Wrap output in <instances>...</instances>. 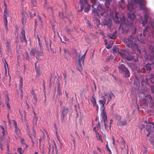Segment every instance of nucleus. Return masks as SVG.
<instances>
[{"instance_id":"f257e3e1","label":"nucleus","mask_w":154,"mask_h":154,"mask_svg":"<svg viewBox=\"0 0 154 154\" xmlns=\"http://www.w3.org/2000/svg\"><path fill=\"white\" fill-rule=\"evenodd\" d=\"M146 3L145 0H131V3L128 1V5L127 6L128 16L131 20L135 19L136 16L134 14V9L136 4L138 3L141 9L145 11L147 10L145 4Z\"/></svg>"},{"instance_id":"f03ea898","label":"nucleus","mask_w":154,"mask_h":154,"mask_svg":"<svg viewBox=\"0 0 154 154\" xmlns=\"http://www.w3.org/2000/svg\"><path fill=\"white\" fill-rule=\"evenodd\" d=\"M147 30L146 28L143 31V36L142 34H140L138 35L137 38L134 39L132 38V36L130 35L127 39H125V44L129 47H132L133 46L136 45V42H137V41L141 43H145L146 41V36L145 35V31Z\"/></svg>"},{"instance_id":"7ed1b4c3","label":"nucleus","mask_w":154,"mask_h":154,"mask_svg":"<svg viewBox=\"0 0 154 154\" xmlns=\"http://www.w3.org/2000/svg\"><path fill=\"white\" fill-rule=\"evenodd\" d=\"M43 48L40 43L39 44V47L32 49L30 52V54L31 56L35 57V55L36 58L38 57L42 56Z\"/></svg>"},{"instance_id":"20e7f679","label":"nucleus","mask_w":154,"mask_h":154,"mask_svg":"<svg viewBox=\"0 0 154 154\" xmlns=\"http://www.w3.org/2000/svg\"><path fill=\"white\" fill-rule=\"evenodd\" d=\"M119 15H120L119 12H116L115 13V17H113V19L114 21L116 23L121 22V24L120 26L122 27V24L125 23V20L123 16L119 18Z\"/></svg>"},{"instance_id":"39448f33","label":"nucleus","mask_w":154,"mask_h":154,"mask_svg":"<svg viewBox=\"0 0 154 154\" xmlns=\"http://www.w3.org/2000/svg\"><path fill=\"white\" fill-rule=\"evenodd\" d=\"M100 7H97L98 10H96L95 9H94L92 10V15L94 16V18H97L99 17V14H100L101 15H103L104 14V11L103 9L100 8V9H99Z\"/></svg>"},{"instance_id":"423d86ee","label":"nucleus","mask_w":154,"mask_h":154,"mask_svg":"<svg viewBox=\"0 0 154 154\" xmlns=\"http://www.w3.org/2000/svg\"><path fill=\"white\" fill-rule=\"evenodd\" d=\"M113 51L114 53L117 54L122 57L124 59H126L127 60H130V59L126 56L124 53H119V49L116 47L114 48L113 49Z\"/></svg>"},{"instance_id":"0eeeda50","label":"nucleus","mask_w":154,"mask_h":154,"mask_svg":"<svg viewBox=\"0 0 154 154\" xmlns=\"http://www.w3.org/2000/svg\"><path fill=\"white\" fill-rule=\"evenodd\" d=\"M104 94H103V95L104 96H102V98H106V99H108V101L107 104H108L109 102L110 101L111 99L112 96L113 95L112 94H110L109 93L106 94L105 93H103Z\"/></svg>"},{"instance_id":"6e6552de","label":"nucleus","mask_w":154,"mask_h":154,"mask_svg":"<svg viewBox=\"0 0 154 154\" xmlns=\"http://www.w3.org/2000/svg\"><path fill=\"white\" fill-rule=\"evenodd\" d=\"M148 17V14H145L144 15L143 18L141 17V20L143 26H145V24L147 22Z\"/></svg>"},{"instance_id":"1a4fd4ad","label":"nucleus","mask_w":154,"mask_h":154,"mask_svg":"<svg viewBox=\"0 0 154 154\" xmlns=\"http://www.w3.org/2000/svg\"><path fill=\"white\" fill-rule=\"evenodd\" d=\"M21 40L22 41H24L26 43H27V41L26 38L25 32L24 30H23L21 33Z\"/></svg>"},{"instance_id":"9d476101","label":"nucleus","mask_w":154,"mask_h":154,"mask_svg":"<svg viewBox=\"0 0 154 154\" xmlns=\"http://www.w3.org/2000/svg\"><path fill=\"white\" fill-rule=\"evenodd\" d=\"M103 100H100L99 101V103L101 105V109L105 108L104 105L106 102V98H102Z\"/></svg>"},{"instance_id":"9b49d317","label":"nucleus","mask_w":154,"mask_h":154,"mask_svg":"<svg viewBox=\"0 0 154 154\" xmlns=\"http://www.w3.org/2000/svg\"><path fill=\"white\" fill-rule=\"evenodd\" d=\"M80 3L81 5V11L83 9L85 4H87V0H80Z\"/></svg>"},{"instance_id":"f8f14e48","label":"nucleus","mask_w":154,"mask_h":154,"mask_svg":"<svg viewBox=\"0 0 154 154\" xmlns=\"http://www.w3.org/2000/svg\"><path fill=\"white\" fill-rule=\"evenodd\" d=\"M5 99L6 106L7 107L8 109V112H9L11 111V109L10 105L8 103L9 97L8 96H6Z\"/></svg>"},{"instance_id":"ddd939ff","label":"nucleus","mask_w":154,"mask_h":154,"mask_svg":"<svg viewBox=\"0 0 154 154\" xmlns=\"http://www.w3.org/2000/svg\"><path fill=\"white\" fill-rule=\"evenodd\" d=\"M68 109L67 107H64L62 112V114L63 118L65 116L68 112Z\"/></svg>"},{"instance_id":"4468645a","label":"nucleus","mask_w":154,"mask_h":154,"mask_svg":"<svg viewBox=\"0 0 154 154\" xmlns=\"http://www.w3.org/2000/svg\"><path fill=\"white\" fill-rule=\"evenodd\" d=\"M128 123L126 120L124 121H120L117 123L118 125L119 126H125L127 125Z\"/></svg>"},{"instance_id":"2eb2a0df","label":"nucleus","mask_w":154,"mask_h":154,"mask_svg":"<svg viewBox=\"0 0 154 154\" xmlns=\"http://www.w3.org/2000/svg\"><path fill=\"white\" fill-rule=\"evenodd\" d=\"M102 111L100 114L102 118H103L107 117V115L106 114V111H105V108L101 109Z\"/></svg>"},{"instance_id":"dca6fc26","label":"nucleus","mask_w":154,"mask_h":154,"mask_svg":"<svg viewBox=\"0 0 154 154\" xmlns=\"http://www.w3.org/2000/svg\"><path fill=\"white\" fill-rule=\"evenodd\" d=\"M29 137H30V138L31 139V141H32V142L33 143H34V141L33 139V138H32V137L33 136L34 138L35 139L36 138V134H35V131L33 128V132H32L31 135L29 134Z\"/></svg>"},{"instance_id":"f3484780","label":"nucleus","mask_w":154,"mask_h":154,"mask_svg":"<svg viewBox=\"0 0 154 154\" xmlns=\"http://www.w3.org/2000/svg\"><path fill=\"white\" fill-rule=\"evenodd\" d=\"M85 59V58L84 57H83L82 56H81L80 54H79L78 56V62L81 63L82 62V63H84Z\"/></svg>"},{"instance_id":"a211bd4d","label":"nucleus","mask_w":154,"mask_h":154,"mask_svg":"<svg viewBox=\"0 0 154 154\" xmlns=\"http://www.w3.org/2000/svg\"><path fill=\"white\" fill-rule=\"evenodd\" d=\"M15 128V136L16 138H17L18 137L19 135V134L20 133V129L19 128L17 127Z\"/></svg>"},{"instance_id":"6ab92c4d","label":"nucleus","mask_w":154,"mask_h":154,"mask_svg":"<svg viewBox=\"0 0 154 154\" xmlns=\"http://www.w3.org/2000/svg\"><path fill=\"white\" fill-rule=\"evenodd\" d=\"M77 69L79 71L81 72L82 70V63L78 62L77 64Z\"/></svg>"},{"instance_id":"aec40b11","label":"nucleus","mask_w":154,"mask_h":154,"mask_svg":"<svg viewBox=\"0 0 154 154\" xmlns=\"http://www.w3.org/2000/svg\"><path fill=\"white\" fill-rule=\"evenodd\" d=\"M35 116L33 117V124L34 125H35L37 124V122L38 120V117L36 116V114L34 112Z\"/></svg>"},{"instance_id":"412c9836","label":"nucleus","mask_w":154,"mask_h":154,"mask_svg":"<svg viewBox=\"0 0 154 154\" xmlns=\"http://www.w3.org/2000/svg\"><path fill=\"white\" fill-rule=\"evenodd\" d=\"M118 68L120 70H121L122 71H124L127 68L123 64H121L119 65L118 66Z\"/></svg>"},{"instance_id":"4be33fe9","label":"nucleus","mask_w":154,"mask_h":154,"mask_svg":"<svg viewBox=\"0 0 154 154\" xmlns=\"http://www.w3.org/2000/svg\"><path fill=\"white\" fill-rule=\"evenodd\" d=\"M31 94L33 96L34 99L35 101L36 102L37 101V98L36 95L35 94L34 91L32 90L31 91Z\"/></svg>"},{"instance_id":"5701e85b","label":"nucleus","mask_w":154,"mask_h":154,"mask_svg":"<svg viewBox=\"0 0 154 154\" xmlns=\"http://www.w3.org/2000/svg\"><path fill=\"white\" fill-rule=\"evenodd\" d=\"M124 4V0H121L119 2V6L122 9H123V6Z\"/></svg>"},{"instance_id":"b1692460","label":"nucleus","mask_w":154,"mask_h":154,"mask_svg":"<svg viewBox=\"0 0 154 154\" xmlns=\"http://www.w3.org/2000/svg\"><path fill=\"white\" fill-rule=\"evenodd\" d=\"M123 72H125V77H128L130 76V72L129 70L127 68Z\"/></svg>"},{"instance_id":"393cba45","label":"nucleus","mask_w":154,"mask_h":154,"mask_svg":"<svg viewBox=\"0 0 154 154\" xmlns=\"http://www.w3.org/2000/svg\"><path fill=\"white\" fill-rule=\"evenodd\" d=\"M152 127L151 126L149 125H146V130L147 132H148V133L147 134V136L148 137L149 135V130Z\"/></svg>"},{"instance_id":"a878e982","label":"nucleus","mask_w":154,"mask_h":154,"mask_svg":"<svg viewBox=\"0 0 154 154\" xmlns=\"http://www.w3.org/2000/svg\"><path fill=\"white\" fill-rule=\"evenodd\" d=\"M10 46L11 44L10 43L7 42L6 43V49L8 51H11Z\"/></svg>"},{"instance_id":"bb28decb","label":"nucleus","mask_w":154,"mask_h":154,"mask_svg":"<svg viewBox=\"0 0 154 154\" xmlns=\"http://www.w3.org/2000/svg\"><path fill=\"white\" fill-rule=\"evenodd\" d=\"M8 14V12H7V11L6 9H5L4 10V21L7 20L6 19V16Z\"/></svg>"},{"instance_id":"cd10ccee","label":"nucleus","mask_w":154,"mask_h":154,"mask_svg":"<svg viewBox=\"0 0 154 154\" xmlns=\"http://www.w3.org/2000/svg\"><path fill=\"white\" fill-rule=\"evenodd\" d=\"M109 36L111 38L114 39L116 37V34L114 33L112 34H110L109 35Z\"/></svg>"},{"instance_id":"c85d7f7f","label":"nucleus","mask_w":154,"mask_h":154,"mask_svg":"<svg viewBox=\"0 0 154 154\" xmlns=\"http://www.w3.org/2000/svg\"><path fill=\"white\" fill-rule=\"evenodd\" d=\"M103 121L104 122V125L105 128L106 129V123L107 121V117H105L104 118H103Z\"/></svg>"},{"instance_id":"c756f323","label":"nucleus","mask_w":154,"mask_h":154,"mask_svg":"<svg viewBox=\"0 0 154 154\" xmlns=\"http://www.w3.org/2000/svg\"><path fill=\"white\" fill-rule=\"evenodd\" d=\"M90 7V5L89 4L88 5L87 7L85 9L84 11L86 12H87L89 11Z\"/></svg>"},{"instance_id":"7c9ffc66","label":"nucleus","mask_w":154,"mask_h":154,"mask_svg":"<svg viewBox=\"0 0 154 154\" xmlns=\"http://www.w3.org/2000/svg\"><path fill=\"white\" fill-rule=\"evenodd\" d=\"M23 79L21 78H20V88H22L23 87Z\"/></svg>"},{"instance_id":"2f4dec72","label":"nucleus","mask_w":154,"mask_h":154,"mask_svg":"<svg viewBox=\"0 0 154 154\" xmlns=\"http://www.w3.org/2000/svg\"><path fill=\"white\" fill-rule=\"evenodd\" d=\"M115 118L119 121L121 119V116L119 115H116L115 116Z\"/></svg>"},{"instance_id":"473e14b6","label":"nucleus","mask_w":154,"mask_h":154,"mask_svg":"<svg viewBox=\"0 0 154 154\" xmlns=\"http://www.w3.org/2000/svg\"><path fill=\"white\" fill-rule=\"evenodd\" d=\"M93 104V105L94 106H96V110L97 111L99 109V107L98 106L97 104V102H95V103H92Z\"/></svg>"},{"instance_id":"72a5a7b5","label":"nucleus","mask_w":154,"mask_h":154,"mask_svg":"<svg viewBox=\"0 0 154 154\" xmlns=\"http://www.w3.org/2000/svg\"><path fill=\"white\" fill-rule=\"evenodd\" d=\"M17 151L20 154H23V152L22 151V149L21 147L17 149Z\"/></svg>"},{"instance_id":"f704fd0d","label":"nucleus","mask_w":154,"mask_h":154,"mask_svg":"<svg viewBox=\"0 0 154 154\" xmlns=\"http://www.w3.org/2000/svg\"><path fill=\"white\" fill-rule=\"evenodd\" d=\"M113 43V42H111L110 44L106 46V48L108 49H109L111 48L112 45Z\"/></svg>"},{"instance_id":"c9c22d12","label":"nucleus","mask_w":154,"mask_h":154,"mask_svg":"<svg viewBox=\"0 0 154 154\" xmlns=\"http://www.w3.org/2000/svg\"><path fill=\"white\" fill-rule=\"evenodd\" d=\"M21 141L23 144L24 145H25V148H27L28 147V146L25 143V142L24 140L23 139H21Z\"/></svg>"},{"instance_id":"e433bc0d","label":"nucleus","mask_w":154,"mask_h":154,"mask_svg":"<svg viewBox=\"0 0 154 154\" xmlns=\"http://www.w3.org/2000/svg\"><path fill=\"white\" fill-rule=\"evenodd\" d=\"M91 101L92 103H95V102H96L95 98L93 96L92 97Z\"/></svg>"},{"instance_id":"4c0bfd02","label":"nucleus","mask_w":154,"mask_h":154,"mask_svg":"<svg viewBox=\"0 0 154 154\" xmlns=\"http://www.w3.org/2000/svg\"><path fill=\"white\" fill-rule=\"evenodd\" d=\"M97 17V18H96V22L97 23V24L98 25V24H100V20L99 19L100 17Z\"/></svg>"},{"instance_id":"58836bf2","label":"nucleus","mask_w":154,"mask_h":154,"mask_svg":"<svg viewBox=\"0 0 154 154\" xmlns=\"http://www.w3.org/2000/svg\"><path fill=\"white\" fill-rule=\"evenodd\" d=\"M4 21V24L5 26V27L6 29V30H8V28H7V23H8L7 20H6Z\"/></svg>"},{"instance_id":"ea45409f","label":"nucleus","mask_w":154,"mask_h":154,"mask_svg":"<svg viewBox=\"0 0 154 154\" xmlns=\"http://www.w3.org/2000/svg\"><path fill=\"white\" fill-rule=\"evenodd\" d=\"M63 75L64 77V80L65 81V82H66L67 81V80L66 79V74L65 73L63 74Z\"/></svg>"},{"instance_id":"a19ab883","label":"nucleus","mask_w":154,"mask_h":154,"mask_svg":"<svg viewBox=\"0 0 154 154\" xmlns=\"http://www.w3.org/2000/svg\"><path fill=\"white\" fill-rule=\"evenodd\" d=\"M103 23L104 25H107L109 24L108 22L105 20L103 21Z\"/></svg>"},{"instance_id":"79ce46f5","label":"nucleus","mask_w":154,"mask_h":154,"mask_svg":"<svg viewBox=\"0 0 154 154\" xmlns=\"http://www.w3.org/2000/svg\"><path fill=\"white\" fill-rule=\"evenodd\" d=\"M1 129L2 131V135H3V136H4L5 135V130H4V127L3 126H1Z\"/></svg>"},{"instance_id":"37998d69","label":"nucleus","mask_w":154,"mask_h":154,"mask_svg":"<svg viewBox=\"0 0 154 154\" xmlns=\"http://www.w3.org/2000/svg\"><path fill=\"white\" fill-rule=\"evenodd\" d=\"M98 136L99 137V140L101 141L102 142H103V140L102 139V136L100 135L99 134L97 133Z\"/></svg>"},{"instance_id":"c03bdc74","label":"nucleus","mask_w":154,"mask_h":154,"mask_svg":"<svg viewBox=\"0 0 154 154\" xmlns=\"http://www.w3.org/2000/svg\"><path fill=\"white\" fill-rule=\"evenodd\" d=\"M5 62L4 64H5V68L6 69V70L7 69H6V66H7V68H8V64H7L6 62V61L5 60Z\"/></svg>"},{"instance_id":"a18cd8bd","label":"nucleus","mask_w":154,"mask_h":154,"mask_svg":"<svg viewBox=\"0 0 154 154\" xmlns=\"http://www.w3.org/2000/svg\"><path fill=\"white\" fill-rule=\"evenodd\" d=\"M149 26H152V27H153V26H152V25H151V24H150H150H148V26L147 27H146V28H146L147 29V30H146V31H145V32H147V30H148L149 29Z\"/></svg>"},{"instance_id":"49530a36","label":"nucleus","mask_w":154,"mask_h":154,"mask_svg":"<svg viewBox=\"0 0 154 154\" xmlns=\"http://www.w3.org/2000/svg\"><path fill=\"white\" fill-rule=\"evenodd\" d=\"M146 69L148 70H151V67L150 66H148L147 65H146Z\"/></svg>"},{"instance_id":"de8ad7c7","label":"nucleus","mask_w":154,"mask_h":154,"mask_svg":"<svg viewBox=\"0 0 154 154\" xmlns=\"http://www.w3.org/2000/svg\"><path fill=\"white\" fill-rule=\"evenodd\" d=\"M45 8L47 10H48L49 9L51 11H52V8L51 7H49L48 8L47 7H46L45 6Z\"/></svg>"},{"instance_id":"09e8293b","label":"nucleus","mask_w":154,"mask_h":154,"mask_svg":"<svg viewBox=\"0 0 154 154\" xmlns=\"http://www.w3.org/2000/svg\"><path fill=\"white\" fill-rule=\"evenodd\" d=\"M151 88L152 91V93H154V86H152L151 87Z\"/></svg>"},{"instance_id":"8fccbe9b","label":"nucleus","mask_w":154,"mask_h":154,"mask_svg":"<svg viewBox=\"0 0 154 154\" xmlns=\"http://www.w3.org/2000/svg\"><path fill=\"white\" fill-rule=\"evenodd\" d=\"M122 143L123 144L124 146H125V142L123 138H122Z\"/></svg>"},{"instance_id":"3c124183","label":"nucleus","mask_w":154,"mask_h":154,"mask_svg":"<svg viewBox=\"0 0 154 154\" xmlns=\"http://www.w3.org/2000/svg\"><path fill=\"white\" fill-rule=\"evenodd\" d=\"M14 124L15 128H16V127H17V124L15 120H14Z\"/></svg>"},{"instance_id":"603ef678","label":"nucleus","mask_w":154,"mask_h":154,"mask_svg":"<svg viewBox=\"0 0 154 154\" xmlns=\"http://www.w3.org/2000/svg\"><path fill=\"white\" fill-rule=\"evenodd\" d=\"M133 30L134 31V32H132L133 33H135L136 32V28L135 27H134L133 28Z\"/></svg>"},{"instance_id":"864d4df0","label":"nucleus","mask_w":154,"mask_h":154,"mask_svg":"<svg viewBox=\"0 0 154 154\" xmlns=\"http://www.w3.org/2000/svg\"><path fill=\"white\" fill-rule=\"evenodd\" d=\"M112 140H113V144L114 145H116V144H115V140H114V139L113 138V137L112 138Z\"/></svg>"},{"instance_id":"5fc2aeb1","label":"nucleus","mask_w":154,"mask_h":154,"mask_svg":"<svg viewBox=\"0 0 154 154\" xmlns=\"http://www.w3.org/2000/svg\"><path fill=\"white\" fill-rule=\"evenodd\" d=\"M87 50L86 51H85V53L84 54L82 55V56H83V57H84L85 58V55H86V54L87 53Z\"/></svg>"},{"instance_id":"6e6d98bb","label":"nucleus","mask_w":154,"mask_h":154,"mask_svg":"<svg viewBox=\"0 0 154 154\" xmlns=\"http://www.w3.org/2000/svg\"><path fill=\"white\" fill-rule=\"evenodd\" d=\"M73 144H74V146H75V139L74 138L73 139Z\"/></svg>"},{"instance_id":"4d7b16f0","label":"nucleus","mask_w":154,"mask_h":154,"mask_svg":"<svg viewBox=\"0 0 154 154\" xmlns=\"http://www.w3.org/2000/svg\"><path fill=\"white\" fill-rule=\"evenodd\" d=\"M147 123L151 124L153 126H154V123L153 122H149V123Z\"/></svg>"},{"instance_id":"13d9d810","label":"nucleus","mask_w":154,"mask_h":154,"mask_svg":"<svg viewBox=\"0 0 154 154\" xmlns=\"http://www.w3.org/2000/svg\"><path fill=\"white\" fill-rule=\"evenodd\" d=\"M105 45H107V42L106 39H105L104 41Z\"/></svg>"},{"instance_id":"bf43d9fd","label":"nucleus","mask_w":154,"mask_h":154,"mask_svg":"<svg viewBox=\"0 0 154 154\" xmlns=\"http://www.w3.org/2000/svg\"><path fill=\"white\" fill-rule=\"evenodd\" d=\"M26 55L27 56L26 59H27L29 58L28 54V52H26Z\"/></svg>"},{"instance_id":"052dcab7","label":"nucleus","mask_w":154,"mask_h":154,"mask_svg":"<svg viewBox=\"0 0 154 154\" xmlns=\"http://www.w3.org/2000/svg\"><path fill=\"white\" fill-rule=\"evenodd\" d=\"M137 51L140 53V50L138 48H137Z\"/></svg>"},{"instance_id":"680f3d73","label":"nucleus","mask_w":154,"mask_h":154,"mask_svg":"<svg viewBox=\"0 0 154 154\" xmlns=\"http://www.w3.org/2000/svg\"><path fill=\"white\" fill-rule=\"evenodd\" d=\"M1 143H2V142L1 141H0V147L1 148V149L2 150V145L1 144Z\"/></svg>"},{"instance_id":"e2e57ef3","label":"nucleus","mask_w":154,"mask_h":154,"mask_svg":"<svg viewBox=\"0 0 154 154\" xmlns=\"http://www.w3.org/2000/svg\"><path fill=\"white\" fill-rule=\"evenodd\" d=\"M113 122V120H112V119H111L110 120V124H112V123Z\"/></svg>"},{"instance_id":"0e129e2a","label":"nucleus","mask_w":154,"mask_h":154,"mask_svg":"<svg viewBox=\"0 0 154 154\" xmlns=\"http://www.w3.org/2000/svg\"><path fill=\"white\" fill-rule=\"evenodd\" d=\"M113 15V13L112 12H111L110 14V15L111 16H112Z\"/></svg>"},{"instance_id":"69168bd1","label":"nucleus","mask_w":154,"mask_h":154,"mask_svg":"<svg viewBox=\"0 0 154 154\" xmlns=\"http://www.w3.org/2000/svg\"><path fill=\"white\" fill-rule=\"evenodd\" d=\"M97 148L99 150V151H100V152H101V151H100V148H99L98 147H97Z\"/></svg>"},{"instance_id":"338daca9","label":"nucleus","mask_w":154,"mask_h":154,"mask_svg":"<svg viewBox=\"0 0 154 154\" xmlns=\"http://www.w3.org/2000/svg\"><path fill=\"white\" fill-rule=\"evenodd\" d=\"M93 130L94 131H95L96 132V128H93Z\"/></svg>"},{"instance_id":"774afa93","label":"nucleus","mask_w":154,"mask_h":154,"mask_svg":"<svg viewBox=\"0 0 154 154\" xmlns=\"http://www.w3.org/2000/svg\"><path fill=\"white\" fill-rule=\"evenodd\" d=\"M94 154H98L97 152H96L95 151L94 152Z\"/></svg>"}]
</instances>
